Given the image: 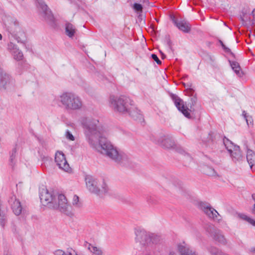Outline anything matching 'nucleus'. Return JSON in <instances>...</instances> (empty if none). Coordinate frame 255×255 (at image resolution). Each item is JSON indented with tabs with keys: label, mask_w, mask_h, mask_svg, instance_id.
Listing matches in <instances>:
<instances>
[{
	"label": "nucleus",
	"mask_w": 255,
	"mask_h": 255,
	"mask_svg": "<svg viewBox=\"0 0 255 255\" xmlns=\"http://www.w3.org/2000/svg\"><path fill=\"white\" fill-rule=\"evenodd\" d=\"M156 143L165 148H171L175 146V142L171 137L162 135L156 141Z\"/></svg>",
	"instance_id": "nucleus-14"
},
{
	"label": "nucleus",
	"mask_w": 255,
	"mask_h": 255,
	"mask_svg": "<svg viewBox=\"0 0 255 255\" xmlns=\"http://www.w3.org/2000/svg\"><path fill=\"white\" fill-rule=\"evenodd\" d=\"M205 172L209 176H213L215 177L219 176L216 171L213 168L210 167H207L206 168Z\"/></svg>",
	"instance_id": "nucleus-31"
},
{
	"label": "nucleus",
	"mask_w": 255,
	"mask_h": 255,
	"mask_svg": "<svg viewBox=\"0 0 255 255\" xmlns=\"http://www.w3.org/2000/svg\"><path fill=\"white\" fill-rule=\"evenodd\" d=\"M173 22L179 30L185 33H188L191 30V25L185 20H173Z\"/></svg>",
	"instance_id": "nucleus-17"
},
{
	"label": "nucleus",
	"mask_w": 255,
	"mask_h": 255,
	"mask_svg": "<svg viewBox=\"0 0 255 255\" xmlns=\"http://www.w3.org/2000/svg\"><path fill=\"white\" fill-rule=\"evenodd\" d=\"M55 162L59 169L68 173L72 172V168L70 167L65 155L62 151H58L56 152Z\"/></svg>",
	"instance_id": "nucleus-8"
},
{
	"label": "nucleus",
	"mask_w": 255,
	"mask_h": 255,
	"mask_svg": "<svg viewBox=\"0 0 255 255\" xmlns=\"http://www.w3.org/2000/svg\"><path fill=\"white\" fill-rule=\"evenodd\" d=\"M15 153H16V149L14 148L12 150L11 154L10 155V161L11 162H13V160L15 157Z\"/></svg>",
	"instance_id": "nucleus-37"
},
{
	"label": "nucleus",
	"mask_w": 255,
	"mask_h": 255,
	"mask_svg": "<svg viewBox=\"0 0 255 255\" xmlns=\"http://www.w3.org/2000/svg\"><path fill=\"white\" fill-rule=\"evenodd\" d=\"M135 241L142 246L150 245V232L144 229H136Z\"/></svg>",
	"instance_id": "nucleus-10"
},
{
	"label": "nucleus",
	"mask_w": 255,
	"mask_h": 255,
	"mask_svg": "<svg viewBox=\"0 0 255 255\" xmlns=\"http://www.w3.org/2000/svg\"><path fill=\"white\" fill-rule=\"evenodd\" d=\"M220 43L222 46V47H223V48L224 49V50L226 52H231V50L227 47L223 43V42L221 41V40H220Z\"/></svg>",
	"instance_id": "nucleus-36"
},
{
	"label": "nucleus",
	"mask_w": 255,
	"mask_h": 255,
	"mask_svg": "<svg viewBox=\"0 0 255 255\" xmlns=\"http://www.w3.org/2000/svg\"><path fill=\"white\" fill-rule=\"evenodd\" d=\"M245 120L246 121V122L247 123L248 125H249L250 124L253 125V120L251 116L248 115L246 118Z\"/></svg>",
	"instance_id": "nucleus-34"
},
{
	"label": "nucleus",
	"mask_w": 255,
	"mask_h": 255,
	"mask_svg": "<svg viewBox=\"0 0 255 255\" xmlns=\"http://www.w3.org/2000/svg\"><path fill=\"white\" fill-rule=\"evenodd\" d=\"M8 48L10 50L14 58L17 60H20L23 57L22 52L19 50L16 46L12 43H10L8 45Z\"/></svg>",
	"instance_id": "nucleus-20"
},
{
	"label": "nucleus",
	"mask_w": 255,
	"mask_h": 255,
	"mask_svg": "<svg viewBox=\"0 0 255 255\" xmlns=\"http://www.w3.org/2000/svg\"><path fill=\"white\" fill-rule=\"evenodd\" d=\"M133 101L126 96L117 97L111 95L109 98L110 106L115 111L123 114L129 112Z\"/></svg>",
	"instance_id": "nucleus-3"
},
{
	"label": "nucleus",
	"mask_w": 255,
	"mask_h": 255,
	"mask_svg": "<svg viewBox=\"0 0 255 255\" xmlns=\"http://www.w3.org/2000/svg\"><path fill=\"white\" fill-rule=\"evenodd\" d=\"M242 115L244 116L245 119L248 116L245 111L243 112Z\"/></svg>",
	"instance_id": "nucleus-40"
},
{
	"label": "nucleus",
	"mask_w": 255,
	"mask_h": 255,
	"mask_svg": "<svg viewBox=\"0 0 255 255\" xmlns=\"http://www.w3.org/2000/svg\"><path fill=\"white\" fill-rule=\"evenodd\" d=\"M85 247L94 255H103V251L100 247L87 243Z\"/></svg>",
	"instance_id": "nucleus-21"
},
{
	"label": "nucleus",
	"mask_w": 255,
	"mask_h": 255,
	"mask_svg": "<svg viewBox=\"0 0 255 255\" xmlns=\"http://www.w3.org/2000/svg\"><path fill=\"white\" fill-rule=\"evenodd\" d=\"M233 160L235 161H240L243 159V155L240 150V147H235L233 151L230 153Z\"/></svg>",
	"instance_id": "nucleus-23"
},
{
	"label": "nucleus",
	"mask_w": 255,
	"mask_h": 255,
	"mask_svg": "<svg viewBox=\"0 0 255 255\" xmlns=\"http://www.w3.org/2000/svg\"><path fill=\"white\" fill-rule=\"evenodd\" d=\"M10 255V254H6V255Z\"/></svg>",
	"instance_id": "nucleus-45"
},
{
	"label": "nucleus",
	"mask_w": 255,
	"mask_h": 255,
	"mask_svg": "<svg viewBox=\"0 0 255 255\" xmlns=\"http://www.w3.org/2000/svg\"><path fill=\"white\" fill-rule=\"evenodd\" d=\"M230 63L232 69L234 71L236 74L240 76H241L240 72L241 67L240 66L239 64L236 61H230Z\"/></svg>",
	"instance_id": "nucleus-27"
},
{
	"label": "nucleus",
	"mask_w": 255,
	"mask_h": 255,
	"mask_svg": "<svg viewBox=\"0 0 255 255\" xmlns=\"http://www.w3.org/2000/svg\"><path fill=\"white\" fill-rule=\"evenodd\" d=\"M201 208L209 218L218 222L221 220V217L218 212L210 205L201 203Z\"/></svg>",
	"instance_id": "nucleus-13"
},
{
	"label": "nucleus",
	"mask_w": 255,
	"mask_h": 255,
	"mask_svg": "<svg viewBox=\"0 0 255 255\" xmlns=\"http://www.w3.org/2000/svg\"><path fill=\"white\" fill-rule=\"evenodd\" d=\"M58 100L62 106L68 110H77L82 107L81 99L75 94L64 93L59 96Z\"/></svg>",
	"instance_id": "nucleus-4"
},
{
	"label": "nucleus",
	"mask_w": 255,
	"mask_h": 255,
	"mask_svg": "<svg viewBox=\"0 0 255 255\" xmlns=\"http://www.w3.org/2000/svg\"><path fill=\"white\" fill-rule=\"evenodd\" d=\"M2 35L0 33V40H2Z\"/></svg>",
	"instance_id": "nucleus-42"
},
{
	"label": "nucleus",
	"mask_w": 255,
	"mask_h": 255,
	"mask_svg": "<svg viewBox=\"0 0 255 255\" xmlns=\"http://www.w3.org/2000/svg\"><path fill=\"white\" fill-rule=\"evenodd\" d=\"M151 57L158 64H160L161 63V61L158 59L156 54H152L151 55Z\"/></svg>",
	"instance_id": "nucleus-35"
},
{
	"label": "nucleus",
	"mask_w": 255,
	"mask_h": 255,
	"mask_svg": "<svg viewBox=\"0 0 255 255\" xmlns=\"http://www.w3.org/2000/svg\"><path fill=\"white\" fill-rule=\"evenodd\" d=\"M237 216L240 219L248 222L253 226H255V220L250 218L247 215L243 213H238L237 214Z\"/></svg>",
	"instance_id": "nucleus-25"
},
{
	"label": "nucleus",
	"mask_w": 255,
	"mask_h": 255,
	"mask_svg": "<svg viewBox=\"0 0 255 255\" xmlns=\"http://www.w3.org/2000/svg\"><path fill=\"white\" fill-rule=\"evenodd\" d=\"M7 28L9 32L12 34H16L20 30L18 21L14 18H10L8 20Z\"/></svg>",
	"instance_id": "nucleus-18"
},
{
	"label": "nucleus",
	"mask_w": 255,
	"mask_h": 255,
	"mask_svg": "<svg viewBox=\"0 0 255 255\" xmlns=\"http://www.w3.org/2000/svg\"><path fill=\"white\" fill-rule=\"evenodd\" d=\"M168 255H177V254L175 250L170 249L169 251Z\"/></svg>",
	"instance_id": "nucleus-38"
},
{
	"label": "nucleus",
	"mask_w": 255,
	"mask_h": 255,
	"mask_svg": "<svg viewBox=\"0 0 255 255\" xmlns=\"http://www.w3.org/2000/svg\"><path fill=\"white\" fill-rule=\"evenodd\" d=\"M161 238L159 236L150 232V244H157L160 241Z\"/></svg>",
	"instance_id": "nucleus-30"
},
{
	"label": "nucleus",
	"mask_w": 255,
	"mask_h": 255,
	"mask_svg": "<svg viewBox=\"0 0 255 255\" xmlns=\"http://www.w3.org/2000/svg\"><path fill=\"white\" fill-rule=\"evenodd\" d=\"M85 182L88 190L99 196H103L109 192L108 186L104 179H98L87 175L85 177Z\"/></svg>",
	"instance_id": "nucleus-2"
},
{
	"label": "nucleus",
	"mask_w": 255,
	"mask_h": 255,
	"mask_svg": "<svg viewBox=\"0 0 255 255\" xmlns=\"http://www.w3.org/2000/svg\"><path fill=\"white\" fill-rule=\"evenodd\" d=\"M127 114H128L134 120H140L142 119L141 113L140 111L137 108L135 105H134V102H133L132 104L130 107L129 112H128Z\"/></svg>",
	"instance_id": "nucleus-19"
},
{
	"label": "nucleus",
	"mask_w": 255,
	"mask_h": 255,
	"mask_svg": "<svg viewBox=\"0 0 255 255\" xmlns=\"http://www.w3.org/2000/svg\"><path fill=\"white\" fill-rule=\"evenodd\" d=\"M206 232L212 239L218 243L225 245L227 243V240L223 235L222 232L216 229L212 225H207L205 227Z\"/></svg>",
	"instance_id": "nucleus-7"
},
{
	"label": "nucleus",
	"mask_w": 255,
	"mask_h": 255,
	"mask_svg": "<svg viewBox=\"0 0 255 255\" xmlns=\"http://www.w3.org/2000/svg\"><path fill=\"white\" fill-rule=\"evenodd\" d=\"M247 160L251 169L255 167V153L251 150H248L247 153Z\"/></svg>",
	"instance_id": "nucleus-22"
},
{
	"label": "nucleus",
	"mask_w": 255,
	"mask_h": 255,
	"mask_svg": "<svg viewBox=\"0 0 255 255\" xmlns=\"http://www.w3.org/2000/svg\"><path fill=\"white\" fill-rule=\"evenodd\" d=\"M84 133L90 145L118 163H126L130 157L126 153L119 150L103 135L97 119L84 117L80 120Z\"/></svg>",
	"instance_id": "nucleus-1"
},
{
	"label": "nucleus",
	"mask_w": 255,
	"mask_h": 255,
	"mask_svg": "<svg viewBox=\"0 0 255 255\" xmlns=\"http://www.w3.org/2000/svg\"><path fill=\"white\" fill-rule=\"evenodd\" d=\"M252 198H253V199H254V200L255 201V196H254V195H252Z\"/></svg>",
	"instance_id": "nucleus-43"
},
{
	"label": "nucleus",
	"mask_w": 255,
	"mask_h": 255,
	"mask_svg": "<svg viewBox=\"0 0 255 255\" xmlns=\"http://www.w3.org/2000/svg\"><path fill=\"white\" fill-rule=\"evenodd\" d=\"M65 136L66 139L69 140L74 141L75 140V137L69 130L65 131Z\"/></svg>",
	"instance_id": "nucleus-32"
},
{
	"label": "nucleus",
	"mask_w": 255,
	"mask_h": 255,
	"mask_svg": "<svg viewBox=\"0 0 255 255\" xmlns=\"http://www.w3.org/2000/svg\"><path fill=\"white\" fill-rule=\"evenodd\" d=\"M171 97L178 110L180 111L185 117L187 118H190V110L187 107L184 102L175 94H172Z\"/></svg>",
	"instance_id": "nucleus-11"
},
{
	"label": "nucleus",
	"mask_w": 255,
	"mask_h": 255,
	"mask_svg": "<svg viewBox=\"0 0 255 255\" xmlns=\"http://www.w3.org/2000/svg\"><path fill=\"white\" fill-rule=\"evenodd\" d=\"M133 9L137 11H141L142 10V6L139 3H135L133 6Z\"/></svg>",
	"instance_id": "nucleus-33"
},
{
	"label": "nucleus",
	"mask_w": 255,
	"mask_h": 255,
	"mask_svg": "<svg viewBox=\"0 0 255 255\" xmlns=\"http://www.w3.org/2000/svg\"><path fill=\"white\" fill-rule=\"evenodd\" d=\"M35 4L45 20L48 22H52L54 19L53 16L44 0H36Z\"/></svg>",
	"instance_id": "nucleus-9"
},
{
	"label": "nucleus",
	"mask_w": 255,
	"mask_h": 255,
	"mask_svg": "<svg viewBox=\"0 0 255 255\" xmlns=\"http://www.w3.org/2000/svg\"><path fill=\"white\" fill-rule=\"evenodd\" d=\"M72 204L76 208H80L83 206L82 203L79 200V197L76 195H74L73 197Z\"/></svg>",
	"instance_id": "nucleus-28"
},
{
	"label": "nucleus",
	"mask_w": 255,
	"mask_h": 255,
	"mask_svg": "<svg viewBox=\"0 0 255 255\" xmlns=\"http://www.w3.org/2000/svg\"><path fill=\"white\" fill-rule=\"evenodd\" d=\"M177 250L180 255H198L197 253L195 250L185 244L178 245Z\"/></svg>",
	"instance_id": "nucleus-16"
},
{
	"label": "nucleus",
	"mask_w": 255,
	"mask_h": 255,
	"mask_svg": "<svg viewBox=\"0 0 255 255\" xmlns=\"http://www.w3.org/2000/svg\"><path fill=\"white\" fill-rule=\"evenodd\" d=\"M224 143L229 153L235 149V147H239V146L234 145L232 141L228 139L224 140Z\"/></svg>",
	"instance_id": "nucleus-26"
},
{
	"label": "nucleus",
	"mask_w": 255,
	"mask_h": 255,
	"mask_svg": "<svg viewBox=\"0 0 255 255\" xmlns=\"http://www.w3.org/2000/svg\"><path fill=\"white\" fill-rule=\"evenodd\" d=\"M52 208L57 209L67 216L73 215L72 206L68 203L65 196L58 192Z\"/></svg>",
	"instance_id": "nucleus-5"
},
{
	"label": "nucleus",
	"mask_w": 255,
	"mask_h": 255,
	"mask_svg": "<svg viewBox=\"0 0 255 255\" xmlns=\"http://www.w3.org/2000/svg\"><path fill=\"white\" fill-rule=\"evenodd\" d=\"M250 252L252 253H255V247L251 248L250 249Z\"/></svg>",
	"instance_id": "nucleus-39"
},
{
	"label": "nucleus",
	"mask_w": 255,
	"mask_h": 255,
	"mask_svg": "<svg viewBox=\"0 0 255 255\" xmlns=\"http://www.w3.org/2000/svg\"><path fill=\"white\" fill-rule=\"evenodd\" d=\"M76 31L75 27L71 23H68L66 24V33L69 37H73L76 33Z\"/></svg>",
	"instance_id": "nucleus-24"
},
{
	"label": "nucleus",
	"mask_w": 255,
	"mask_h": 255,
	"mask_svg": "<svg viewBox=\"0 0 255 255\" xmlns=\"http://www.w3.org/2000/svg\"><path fill=\"white\" fill-rule=\"evenodd\" d=\"M57 192L49 191L46 188H42L40 191V199L42 204L47 205L50 208H52Z\"/></svg>",
	"instance_id": "nucleus-6"
},
{
	"label": "nucleus",
	"mask_w": 255,
	"mask_h": 255,
	"mask_svg": "<svg viewBox=\"0 0 255 255\" xmlns=\"http://www.w3.org/2000/svg\"><path fill=\"white\" fill-rule=\"evenodd\" d=\"M72 255H78L77 254V253L75 252V250H73V253H72Z\"/></svg>",
	"instance_id": "nucleus-41"
},
{
	"label": "nucleus",
	"mask_w": 255,
	"mask_h": 255,
	"mask_svg": "<svg viewBox=\"0 0 255 255\" xmlns=\"http://www.w3.org/2000/svg\"><path fill=\"white\" fill-rule=\"evenodd\" d=\"M73 252V249L72 248H68L66 252H65L62 250H56L54 254V255H72Z\"/></svg>",
	"instance_id": "nucleus-29"
},
{
	"label": "nucleus",
	"mask_w": 255,
	"mask_h": 255,
	"mask_svg": "<svg viewBox=\"0 0 255 255\" xmlns=\"http://www.w3.org/2000/svg\"><path fill=\"white\" fill-rule=\"evenodd\" d=\"M9 203L14 214L16 216L19 215L21 213L22 208L20 201L16 199V196H12L9 200Z\"/></svg>",
	"instance_id": "nucleus-15"
},
{
	"label": "nucleus",
	"mask_w": 255,
	"mask_h": 255,
	"mask_svg": "<svg viewBox=\"0 0 255 255\" xmlns=\"http://www.w3.org/2000/svg\"><path fill=\"white\" fill-rule=\"evenodd\" d=\"M13 85V79L0 67V89H7Z\"/></svg>",
	"instance_id": "nucleus-12"
},
{
	"label": "nucleus",
	"mask_w": 255,
	"mask_h": 255,
	"mask_svg": "<svg viewBox=\"0 0 255 255\" xmlns=\"http://www.w3.org/2000/svg\"><path fill=\"white\" fill-rule=\"evenodd\" d=\"M243 21H247V19H246V20L243 19Z\"/></svg>",
	"instance_id": "nucleus-44"
}]
</instances>
